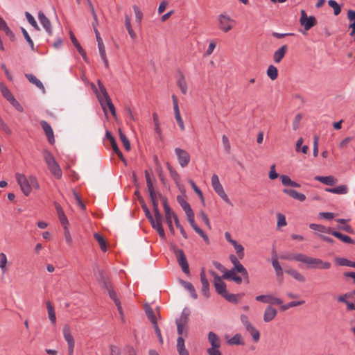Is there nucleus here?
<instances>
[{
    "label": "nucleus",
    "mask_w": 355,
    "mask_h": 355,
    "mask_svg": "<svg viewBox=\"0 0 355 355\" xmlns=\"http://www.w3.org/2000/svg\"><path fill=\"white\" fill-rule=\"evenodd\" d=\"M98 279L102 284L103 287L107 290L110 297L114 302L119 314L121 315V318H123V310L121 306V302L117 298L115 291L112 289L107 278L106 277L103 270L98 271Z\"/></svg>",
    "instance_id": "obj_1"
},
{
    "label": "nucleus",
    "mask_w": 355,
    "mask_h": 355,
    "mask_svg": "<svg viewBox=\"0 0 355 355\" xmlns=\"http://www.w3.org/2000/svg\"><path fill=\"white\" fill-rule=\"evenodd\" d=\"M45 162L48 166L49 170L51 174L57 179H60L62 177L61 168L55 161L53 154L47 150H44L42 153Z\"/></svg>",
    "instance_id": "obj_2"
},
{
    "label": "nucleus",
    "mask_w": 355,
    "mask_h": 355,
    "mask_svg": "<svg viewBox=\"0 0 355 355\" xmlns=\"http://www.w3.org/2000/svg\"><path fill=\"white\" fill-rule=\"evenodd\" d=\"M207 339L211 346L207 349V354L209 355H223L219 349L222 343L220 338L214 331H209Z\"/></svg>",
    "instance_id": "obj_3"
},
{
    "label": "nucleus",
    "mask_w": 355,
    "mask_h": 355,
    "mask_svg": "<svg viewBox=\"0 0 355 355\" xmlns=\"http://www.w3.org/2000/svg\"><path fill=\"white\" fill-rule=\"evenodd\" d=\"M217 21L218 28L223 33L230 31L236 23L226 12L217 17Z\"/></svg>",
    "instance_id": "obj_4"
},
{
    "label": "nucleus",
    "mask_w": 355,
    "mask_h": 355,
    "mask_svg": "<svg viewBox=\"0 0 355 355\" xmlns=\"http://www.w3.org/2000/svg\"><path fill=\"white\" fill-rule=\"evenodd\" d=\"M303 263L306 264L307 268L313 269H329L331 264L329 261H324L319 258H314L304 254Z\"/></svg>",
    "instance_id": "obj_5"
},
{
    "label": "nucleus",
    "mask_w": 355,
    "mask_h": 355,
    "mask_svg": "<svg viewBox=\"0 0 355 355\" xmlns=\"http://www.w3.org/2000/svg\"><path fill=\"white\" fill-rule=\"evenodd\" d=\"M171 248L175 254L177 261L182 268V272L188 275L190 272L189 263L187 257L182 250L177 248L175 245H171Z\"/></svg>",
    "instance_id": "obj_6"
},
{
    "label": "nucleus",
    "mask_w": 355,
    "mask_h": 355,
    "mask_svg": "<svg viewBox=\"0 0 355 355\" xmlns=\"http://www.w3.org/2000/svg\"><path fill=\"white\" fill-rule=\"evenodd\" d=\"M15 175L21 191L24 196H28L31 193V186L29 177L27 178L24 174L19 172H17Z\"/></svg>",
    "instance_id": "obj_7"
},
{
    "label": "nucleus",
    "mask_w": 355,
    "mask_h": 355,
    "mask_svg": "<svg viewBox=\"0 0 355 355\" xmlns=\"http://www.w3.org/2000/svg\"><path fill=\"white\" fill-rule=\"evenodd\" d=\"M98 92H100V94L105 102V109L106 110V108L107 107L109 109L110 112H111V114L114 116H116V110H115L114 105L112 103V101H111L110 96L106 90V88L105 87V86L103 85V84L101 83V80H98ZM106 112L107 111L105 110V112H104L106 113Z\"/></svg>",
    "instance_id": "obj_8"
},
{
    "label": "nucleus",
    "mask_w": 355,
    "mask_h": 355,
    "mask_svg": "<svg viewBox=\"0 0 355 355\" xmlns=\"http://www.w3.org/2000/svg\"><path fill=\"white\" fill-rule=\"evenodd\" d=\"M211 186L214 191L227 203L232 205V202L225 193L222 184L220 183L219 178L216 174L211 177Z\"/></svg>",
    "instance_id": "obj_9"
},
{
    "label": "nucleus",
    "mask_w": 355,
    "mask_h": 355,
    "mask_svg": "<svg viewBox=\"0 0 355 355\" xmlns=\"http://www.w3.org/2000/svg\"><path fill=\"white\" fill-rule=\"evenodd\" d=\"M300 22L305 31H309L316 24V19L314 16L308 17L305 10H302Z\"/></svg>",
    "instance_id": "obj_10"
},
{
    "label": "nucleus",
    "mask_w": 355,
    "mask_h": 355,
    "mask_svg": "<svg viewBox=\"0 0 355 355\" xmlns=\"http://www.w3.org/2000/svg\"><path fill=\"white\" fill-rule=\"evenodd\" d=\"M255 300L258 302L272 305H282L283 303L280 298L276 297L271 294L257 295Z\"/></svg>",
    "instance_id": "obj_11"
},
{
    "label": "nucleus",
    "mask_w": 355,
    "mask_h": 355,
    "mask_svg": "<svg viewBox=\"0 0 355 355\" xmlns=\"http://www.w3.org/2000/svg\"><path fill=\"white\" fill-rule=\"evenodd\" d=\"M175 153L180 165L183 168L186 167L190 162L189 154L185 150L180 148H175Z\"/></svg>",
    "instance_id": "obj_12"
},
{
    "label": "nucleus",
    "mask_w": 355,
    "mask_h": 355,
    "mask_svg": "<svg viewBox=\"0 0 355 355\" xmlns=\"http://www.w3.org/2000/svg\"><path fill=\"white\" fill-rule=\"evenodd\" d=\"M200 282L202 284L201 293L206 298H209L210 296V294H209L210 284H209V282L206 277L204 268H202L200 271Z\"/></svg>",
    "instance_id": "obj_13"
},
{
    "label": "nucleus",
    "mask_w": 355,
    "mask_h": 355,
    "mask_svg": "<svg viewBox=\"0 0 355 355\" xmlns=\"http://www.w3.org/2000/svg\"><path fill=\"white\" fill-rule=\"evenodd\" d=\"M150 223L153 228L155 229L157 232L160 238L162 239H165L166 234H165L164 230L162 227V218H160L159 220H158L157 218H154L152 220H150Z\"/></svg>",
    "instance_id": "obj_14"
},
{
    "label": "nucleus",
    "mask_w": 355,
    "mask_h": 355,
    "mask_svg": "<svg viewBox=\"0 0 355 355\" xmlns=\"http://www.w3.org/2000/svg\"><path fill=\"white\" fill-rule=\"evenodd\" d=\"M40 125H41L44 132L46 134V136L48 139L49 142L51 144H54L55 138H54L53 131L51 126L46 121H42L40 122Z\"/></svg>",
    "instance_id": "obj_15"
},
{
    "label": "nucleus",
    "mask_w": 355,
    "mask_h": 355,
    "mask_svg": "<svg viewBox=\"0 0 355 355\" xmlns=\"http://www.w3.org/2000/svg\"><path fill=\"white\" fill-rule=\"evenodd\" d=\"M62 332L68 347H75V340L71 335V327L69 324L64 325Z\"/></svg>",
    "instance_id": "obj_16"
},
{
    "label": "nucleus",
    "mask_w": 355,
    "mask_h": 355,
    "mask_svg": "<svg viewBox=\"0 0 355 355\" xmlns=\"http://www.w3.org/2000/svg\"><path fill=\"white\" fill-rule=\"evenodd\" d=\"M38 18L40 24L49 35L52 34L51 22L42 12H39Z\"/></svg>",
    "instance_id": "obj_17"
},
{
    "label": "nucleus",
    "mask_w": 355,
    "mask_h": 355,
    "mask_svg": "<svg viewBox=\"0 0 355 355\" xmlns=\"http://www.w3.org/2000/svg\"><path fill=\"white\" fill-rule=\"evenodd\" d=\"M283 192L293 199L297 200L300 202H304L306 200V196L303 193H299L292 189H284Z\"/></svg>",
    "instance_id": "obj_18"
},
{
    "label": "nucleus",
    "mask_w": 355,
    "mask_h": 355,
    "mask_svg": "<svg viewBox=\"0 0 355 355\" xmlns=\"http://www.w3.org/2000/svg\"><path fill=\"white\" fill-rule=\"evenodd\" d=\"M315 180L318 181L325 185L332 186L337 182V179L332 175L328 176H315Z\"/></svg>",
    "instance_id": "obj_19"
},
{
    "label": "nucleus",
    "mask_w": 355,
    "mask_h": 355,
    "mask_svg": "<svg viewBox=\"0 0 355 355\" xmlns=\"http://www.w3.org/2000/svg\"><path fill=\"white\" fill-rule=\"evenodd\" d=\"M304 254L302 253H286L282 254L279 258L281 259L288 261H297L302 263Z\"/></svg>",
    "instance_id": "obj_20"
},
{
    "label": "nucleus",
    "mask_w": 355,
    "mask_h": 355,
    "mask_svg": "<svg viewBox=\"0 0 355 355\" xmlns=\"http://www.w3.org/2000/svg\"><path fill=\"white\" fill-rule=\"evenodd\" d=\"M277 313V310L274 309L272 306H267L264 311L263 320L266 322H270L276 317Z\"/></svg>",
    "instance_id": "obj_21"
},
{
    "label": "nucleus",
    "mask_w": 355,
    "mask_h": 355,
    "mask_svg": "<svg viewBox=\"0 0 355 355\" xmlns=\"http://www.w3.org/2000/svg\"><path fill=\"white\" fill-rule=\"evenodd\" d=\"M287 49L288 47L286 45H283L275 51L273 55V60L275 62L279 63L282 61L286 53Z\"/></svg>",
    "instance_id": "obj_22"
},
{
    "label": "nucleus",
    "mask_w": 355,
    "mask_h": 355,
    "mask_svg": "<svg viewBox=\"0 0 355 355\" xmlns=\"http://www.w3.org/2000/svg\"><path fill=\"white\" fill-rule=\"evenodd\" d=\"M46 306L47 309L49 319L51 321V324L55 326L56 324V315L54 307L49 301L46 302Z\"/></svg>",
    "instance_id": "obj_23"
},
{
    "label": "nucleus",
    "mask_w": 355,
    "mask_h": 355,
    "mask_svg": "<svg viewBox=\"0 0 355 355\" xmlns=\"http://www.w3.org/2000/svg\"><path fill=\"white\" fill-rule=\"evenodd\" d=\"M214 285L216 291L221 296H223L224 295H225L227 293V289H226V284L222 280V278L220 279H219L218 281H214Z\"/></svg>",
    "instance_id": "obj_24"
},
{
    "label": "nucleus",
    "mask_w": 355,
    "mask_h": 355,
    "mask_svg": "<svg viewBox=\"0 0 355 355\" xmlns=\"http://www.w3.org/2000/svg\"><path fill=\"white\" fill-rule=\"evenodd\" d=\"M309 227L314 231H317V232H321V233H326V234H331V233L332 232L331 227H326V226H324L323 225H320V224L311 223L309 225Z\"/></svg>",
    "instance_id": "obj_25"
},
{
    "label": "nucleus",
    "mask_w": 355,
    "mask_h": 355,
    "mask_svg": "<svg viewBox=\"0 0 355 355\" xmlns=\"http://www.w3.org/2000/svg\"><path fill=\"white\" fill-rule=\"evenodd\" d=\"M325 191L335 194L344 195L347 193L348 187L346 185H339L334 188H326Z\"/></svg>",
    "instance_id": "obj_26"
},
{
    "label": "nucleus",
    "mask_w": 355,
    "mask_h": 355,
    "mask_svg": "<svg viewBox=\"0 0 355 355\" xmlns=\"http://www.w3.org/2000/svg\"><path fill=\"white\" fill-rule=\"evenodd\" d=\"M180 284L186 290H187L189 292L190 295L192 298L195 300L198 298V295L196 291V289L191 283L184 280H181Z\"/></svg>",
    "instance_id": "obj_27"
},
{
    "label": "nucleus",
    "mask_w": 355,
    "mask_h": 355,
    "mask_svg": "<svg viewBox=\"0 0 355 355\" xmlns=\"http://www.w3.org/2000/svg\"><path fill=\"white\" fill-rule=\"evenodd\" d=\"M177 350L179 355H189V352L185 348L184 340L182 336H179L177 339Z\"/></svg>",
    "instance_id": "obj_28"
},
{
    "label": "nucleus",
    "mask_w": 355,
    "mask_h": 355,
    "mask_svg": "<svg viewBox=\"0 0 355 355\" xmlns=\"http://www.w3.org/2000/svg\"><path fill=\"white\" fill-rule=\"evenodd\" d=\"M26 78L28 80L29 82L35 85L37 88L40 89L43 92H45L44 87L42 83L38 80L34 75L31 73L25 74Z\"/></svg>",
    "instance_id": "obj_29"
},
{
    "label": "nucleus",
    "mask_w": 355,
    "mask_h": 355,
    "mask_svg": "<svg viewBox=\"0 0 355 355\" xmlns=\"http://www.w3.org/2000/svg\"><path fill=\"white\" fill-rule=\"evenodd\" d=\"M145 178L146 180L148 192L149 193L150 197L153 198V196L156 194V193L155 191L153 183L152 182L151 178L148 171H145Z\"/></svg>",
    "instance_id": "obj_30"
},
{
    "label": "nucleus",
    "mask_w": 355,
    "mask_h": 355,
    "mask_svg": "<svg viewBox=\"0 0 355 355\" xmlns=\"http://www.w3.org/2000/svg\"><path fill=\"white\" fill-rule=\"evenodd\" d=\"M144 310L148 320L151 322L153 325L157 324L156 315L149 304L145 305Z\"/></svg>",
    "instance_id": "obj_31"
},
{
    "label": "nucleus",
    "mask_w": 355,
    "mask_h": 355,
    "mask_svg": "<svg viewBox=\"0 0 355 355\" xmlns=\"http://www.w3.org/2000/svg\"><path fill=\"white\" fill-rule=\"evenodd\" d=\"M331 234L334 236L335 237L338 238V239H340V241H342L343 242H344L345 243H354V241L351 237H349L347 235L343 234L339 232L334 231L333 229H332V232L331 233Z\"/></svg>",
    "instance_id": "obj_32"
},
{
    "label": "nucleus",
    "mask_w": 355,
    "mask_h": 355,
    "mask_svg": "<svg viewBox=\"0 0 355 355\" xmlns=\"http://www.w3.org/2000/svg\"><path fill=\"white\" fill-rule=\"evenodd\" d=\"M286 272L292 276L295 279L297 280L298 282H304L306 280L304 276L295 269H288L286 270Z\"/></svg>",
    "instance_id": "obj_33"
},
{
    "label": "nucleus",
    "mask_w": 355,
    "mask_h": 355,
    "mask_svg": "<svg viewBox=\"0 0 355 355\" xmlns=\"http://www.w3.org/2000/svg\"><path fill=\"white\" fill-rule=\"evenodd\" d=\"M245 329L250 334L254 342L259 341L260 338L259 331L252 324L247 327Z\"/></svg>",
    "instance_id": "obj_34"
},
{
    "label": "nucleus",
    "mask_w": 355,
    "mask_h": 355,
    "mask_svg": "<svg viewBox=\"0 0 355 355\" xmlns=\"http://www.w3.org/2000/svg\"><path fill=\"white\" fill-rule=\"evenodd\" d=\"M98 47L99 50L100 56L102 60L103 61L105 67H108V60L107 59L105 49L103 42H99V44H98Z\"/></svg>",
    "instance_id": "obj_35"
},
{
    "label": "nucleus",
    "mask_w": 355,
    "mask_h": 355,
    "mask_svg": "<svg viewBox=\"0 0 355 355\" xmlns=\"http://www.w3.org/2000/svg\"><path fill=\"white\" fill-rule=\"evenodd\" d=\"M174 215H176L173 211L168 214H165L166 222L168 226L169 230L171 234L175 233V230L173 226L172 219L174 220Z\"/></svg>",
    "instance_id": "obj_36"
},
{
    "label": "nucleus",
    "mask_w": 355,
    "mask_h": 355,
    "mask_svg": "<svg viewBox=\"0 0 355 355\" xmlns=\"http://www.w3.org/2000/svg\"><path fill=\"white\" fill-rule=\"evenodd\" d=\"M132 8L135 15V21L139 26H141V20L143 18V13L140 8L137 5H133Z\"/></svg>",
    "instance_id": "obj_37"
},
{
    "label": "nucleus",
    "mask_w": 355,
    "mask_h": 355,
    "mask_svg": "<svg viewBox=\"0 0 355 355\" xmlns=\"http://www.w3.org/2000/svg\"><path fill=\"white\" fill-rule=\"evenodd\" d=\"M153 123H154V130L157 134L159 137H162V130L159 127V121L157 113L153 114Z\"/></svg>",
    "instance_id": "obj_38"
},
{
    "label": "nucleus",
    "mask_w": 355,
    "mask_h": 355,
    "mask_svg": "<svg viewBox=\"0 0 355 355\" xmlns=\"http://www.w3.org/2000/svg\"><path fill=\"white\" fill-rule=\"evenodd\" d=\"M267 75L272 80H275L278 76V70L274 65H270L267 69Z\"/></svg>",
    "instance_id": "obj_39"
},
{
    "label": "nucleus",
    "mask_w": 355,
    "mask_h": 355,
    "mask_svg": "<svg viewBox=\"0 0 355 355\" xmlns=\"http://www.w3.org/2000/svg\"><path fill=\"white\" fill-rule=\"evenodd\" d=\"M8 263V259L5 253H0V269L3 274L6 273L7 271L6 265Z\"/></svg>",
    "instance_id": "obj_40"
},
{
    "label": "nucleus",
    "mask_w": 355,
    "mask_h": 355,
    "mask_svg": "<svg viewBox=\"0 0 355 355\" xmlns=\"http://www.w3.org/2000/svg\"><path fill=\"white\" fill-rule=\"evenodd\" d=\"M0 90L3 96L5 98H6L9 102L15 98L10 92V90L8 89V87L2 84L0 85Z\"/></svg>",
    "instance_id": "obj_41"
},
{
    "label": "nucleus",
    "mask_w": 355,
    "mask_h": 355,
    "mask_svg": "<svg viewBox=\"0 0 355 355\" xmlns=\"http://www.w3.org/2000/svg\"><path fill=\"white\" fill-rule=\"evenodd\" d=\"M177 200L183 210L185 211V214L192 210L190 205L182 196H178L177 197Z\"/></svg>",
    "instance_id": "obj_42"
},
{
    "label": "nucleus",
    "mask_w": 355,
    "mask_h": 355,
    "mask_svg": "<svg viewBox=\"0 0 355 355\" xmlns=\"http://www.w3.org/2000/svg\"><path fill=\"white\" fill-rule=\"evenodd\" d=\"M94 237L98 243L101 249L103 252H105L107 250V245H106V242H105V239H103V237L98 233H95L94 234Z\"/></svg>",
    "instance_id": "obj_43"
},
{
    "label": "nucleus",
    "mask_w": 355,
    "mask_h": 355,
    "mask_svg": "<svg viewBox=\"0 0 355 355\" xmlns=\"http://www.w3.org/2000/svg\"><path fill=\"white\" fill-rule=\"evenodd\" d=\"M336 262L342 266H349L355 268V262L351 261L345 258H336Z\"/></svg>",
    "instance_id": "obj_44"
},
{
    "label": "nucleus",
    "mask_w": 355,
    "mask_h": 355,
    "mask_svg": "<svg viewBox=\"0 0 355 355\" xmlns=\"http://www.w3.org/2000/svg\"><path fill=\"white\" fill-rule=\"evenodd\" d=\"M178 85L180 87L182 93L186 94L187 92V85L183 75H181L178 80Z\"/></svg>",
    "instance_id": "obj_45"
},
{
    "label": "nucleus",
    "mask_w": 355,
    "mask_h": 355,
    "mask_svg": "<svg viewBox=\"0 0 355 355\" xmlns=\"http://www.w3.org/2000/svg\"><path fill=\"white\" fill-rule=\"evenodd\" d=\"M227 343L230 345H243V342L242 341L241 335L239 334H235L233 337L227 340Z\"/></svg>",
    "instance_id": "obj_46"
},
{
    "label": "nucleus",
    "mask_w": 355,
    "mask_h": 355,
    "mask_svg": "<svg viewBox=\"0 0 355 355\" xmlns=\"http://www.w3.org/2000/svg\"><path fill=\"white\" fill-rule=\"evenodd\" d=\"M272 265L277 276H282L283 270L276 257L272 258Z\"/></svg>",
    "instance_id": "obj_47"
},
{
    "label": "nucleus",
    "mask_w": 355,
    "mask_h": 355,
    "mask_svg": "<svg viewBox=\"0 0 355 355\" xmlns=\"http://www.w3.org/2000/svg\"><path fill=\"white\" fill-rule=\"evenodd\" d=\"M232 245L238 255V257L242 259L244 257V248L243 245L238 243L237 241L234 242Z\"/></svg>",
    "instance_id": "obj_48"
},
{
    "label": "nucleus",
    "mask_w": 355,
    "mask_h": 355,
    "mask_svg": "<svg viewBox=\"0 0 355 355\" xmlns=\"http://www.w3.org/2000/svg\"><path fill=\"white\" fill-rule=\"evenodd\" d=\"M91 87L93 89V91L94 92V93L96 94V96L102 107V109L103 110L104 112H105L104 100L102 98L100 92H98V90L97 87H96V85H94V83H91Z\"/></svg>",
    "instance_id": "obj_49"
},
{
    "label": "nucleus",
    "mask_w": 355,
    "mask_h": 355,
    "mask_svg": "<svg viewBox=\"0 0 355 355\" xmlns=\"http://www.w3.org/2000/svg\"><path fill=\"white\" fill-rule=\"evenodd\" d=\"M125 117L128 121H138V117L135 114H134V113L132 112L130 107H127L125 109Z\"/></svg>",
    "instance_id": "obj_50"
},
{
    "label": "nucleus",
    "mask_w": 355,
    "mask_h": 355,
    "mask_svg": "<svg viewBox=\"0 0 355 355\" xmlns=\"http://www.w3.org/2000/svg\"><path fill=\"white\" fill-rule=\"evenodd\" d=\"M305 302L302 300V301H292L289 303H288L287 304H284V305H280L281 306V309L283 310V311H286L291 307H294V306H299V305H302Z\"/></svg>",
    "instance_id": "obj_51"
},
{
    "label": "nucleus",
    "mask_w": 355,
    "mask_h": 355,
    "mask_svg": "<svg viewBox=\"0 0 355 355\" xmlns=\"http://www.w3.org/2000/svg\"><path fill=\"white\" fill-rule=\"evenodd\" d=\"M328 4L330 7L334 9V13L335 15H338L340 13L341 8L338 3L334 0H329Z\"/></svg>",
    "instance_id": "obj_52"
},
{
    "label": "nucleus",
    "mask_w": 355,
    "mask_h": 355,
    "mask_svg": "<svg viewBox=\"0 0 355 355\" xmlns=\"http://www.w3.org/2000/svg\"><path fill=\"white\" fill-rule=\"evenodd\" d=\"M174 114H175V118L177 121V123H178V125L180 126V128L182 130H184L185 127H184V121L181 117L180 110H174Z\"/></svg>",
    "instance_id": "obj_53"
},
{
    "label": "nucleus",
    "mask_w": 355,
    "mask_h": 355,
    "mask_svg": "<svg viewBox=\"0 0 355 355\" xmlns=\"http://www.w3.org/2000/svg\"><path fill=\"white\" fill-rule=\"evenodd\" d=\"M119 137H120V139H121V142L123 143L125 148L127 150H129L130 149V141H129L128 139L127 138V137L121 132V130H119Z\"/></svg>",
    "instance_id": "obj_54"
},
{
    "label": "nucleus",
    "mask_w": 355,
    "mask_h": 355,
    "mask_svg": "<svg viewBox=\"0 0 355 355\" xmlns=\"http://www.w3.org/2000/svg\"><path fill=\"white\" fill-rule=\"evenodd\" d=\"M0 30L3 31L8 36L12 35V31L10 30L6 21L1 17H0Z\"/></svg>",
    "instance_id": "obj_55"
},
{
    "label": "nucleus",
    "mask_w": 355,
    "mask_h": 355,
    "mask_svg": "<svg viewBox=\"0 0 355 355\" xmlns=\"http://www.w3.org/2000/svg\"><path fill=\"white\" fill-rule=\"evenodd\" d=\"M177 325V331L179 336H182L183 334L184 329L187 327V323L181 322V320L175 321Z\"/></svg>",
    "instance_id": "obj_56"
},
{
    "label": "nucleus",
    "mask_w": 355,
    "mask_h": 355,
    "mask_svg": "<svg viewBox=\"0 0 355 355\" xmlns=\"http://www.w3.org/2000/svg\"><path fill=\"white\" fill-rule=\"evenodd\" d=\"M174 221H175V224L177 228H178L180 230V233L182 235V236L184 239H187V234L186 232L184 231L183 227L181 225L177 215H174Z\"/></svg>",
    "instance_id": "obj_57"
},
{
    "label": "nucleus",
    "mask_w": 355,
    "mask_h": 355,
    "mask_svg": "<svg viewBox=\"0 0 355 355\" xmlns=\"http://www.w3.org/2000/svg\"><path fill=\"white\" fill-rule=\"evenodd\" d=\"M189 184H191V187L194 190V191L198 194V196L200 197L202 201H204V196L202 194V192L201 190L196 186V183L191 180H189Z\"/></svg>",
    "instance_id": "obj_58"
},
{
    "label": "nucleus",
    "mask_w": 355,
    "mask_h": 355,
    "mask_svg": "<svg viewBox=\"0 0 355 355\" xmlns=\"http://www.w3.org/2000/svg\"><path fill=\"white\" fill-rule=\"evenodd\" d=\"M105 136L107 139L110 141V144L112 146V150H118V146L116 143V141L113 136L111 135V133L109 131H106Z\"/></svg>",
    "instance_id": "obj_59"
},
{
    "label": "nucleus",
    "mask_w": 355,
    "mask_h": 355,
    "mask_svg": "<svg viewBox=\"0 0 355 355\" xmlns=\"http://www.w3.org/2000/svg\"><path fill=\"white\" fill-rule=\"evenodd\" d=\"M22 33H23V35L24 37V38L26 39V42L28 43L31 49L33 50V51H35V47H34V43H33V41L32 40V39L31 38L30 35H28V32L24 29V28H22Z\"/></svg>",
    "instance_id": "obj_60"
},
{
    "label": "nucleus",
    "mask_w": 355,
    "mask_h": 355,
    "mask_svg": "<svg viewBox=\"0 0 355 355\" xmlns=\"http://www.w3.org/2000/svg\"><path fill=\"white\" fill-rule=\"evenodd\" d=\"M236 276V271L232 268L231 270H226L223 275V278L232 280V278Z\"/></svg>",
    "instance_id": "obj_61"
},
{
    "label": "nucleus",
    "mask_w": 355,
    "mask_h": 355,
    "mask_svg": "<svg viewBox=\"0 0 355 355\" xmlns=\"http://www.w3.org/2000/svg\"><path fill=\"white\" fill-rule=\"evenodd\" d=\"M0 129L5 132L7 135H11L12 130L8 125L3 121L2 118L0 116Z\"/></svg>",
    "instance_id": "obj_62"
},
{
    "label": "nucleus",
    "mask_w": 355,
    "mask_h": 355,
    "mask_svg": "<svg viewBox=\"0 0 355 355\" xmlns=\"http://www.w3.org/2000/svg\"><path fill=\"white\" fill-rule=\"evenodd\" d=\"M302 114H297L295 116V119L293 120V129L294 130H297L299 129L300 128V121H301V119H302Z\"/></svg>",
    "instance_id": "obj_63"
},
{
    "label": "nucleus",
    "mask_w": 355,
    "mask_h": 355,
    "mask_svg": "<svg viewBox=\"0 0 355 355\" xmlns=\"http://www.w3.org/2000/svg\"><path fill=\"white\" fill-rule=\"evenodd\" d=\"M223 297L230 302H232V303H235V304L238 303L237 296L234 294H229L228 293H227Z\"/></svg>",
    "instance_id": "obj_64"
}]
</instances>
